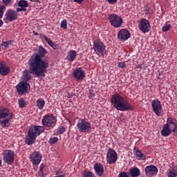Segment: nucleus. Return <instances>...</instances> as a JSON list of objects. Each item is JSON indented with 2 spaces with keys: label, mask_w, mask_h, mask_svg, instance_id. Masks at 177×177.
<instances>
[{
  "label": "nucleus",
  "mask_w": 177,
  "mask_h": 177,
  "mask_svg": "<svg viewBox=\"0 0 177 177\" xmlns=\"http://www.w3.org/2000/svg\"><path fill=\"white\" fill-rule=\"evenodd\" d=\"M61 28L64 30H67V20H62L61 22Z\"/></svg>",
  "instance_id": "nucleus-36"
},
{
  "label": "nucleus",
  "mask_w": 177,
  "mask_h": 177,
  "mask_svg": "<svg viewBox=\"0 0 177 177\" xmlns=\"http://www.w3.org/2000/svg\"><path fill=\"white\" fill-rule=\"evenodd\" d=\"M42 171H44V166H42V165L40 166V168H39V171H41L43 172Z\"/></svg>",
  "instance_id": "nucleus-49"
},
{
  "label": "nucleus",
  "mask_w": 177,
  "mask_h": 177,
  "mask_svg": "<svg viewBox=\"0 0 177 177\" xmlns=\"http://www.w3.org/2000/svg\"><path fill=\"white\" fill-rule=\"evenodd\" d=\"M118 66L120 68H125V67H127V64L124 62H119Z\"/></svg>",
  "instance_id": "nucleus-41"
},
{
  "label": "nucleus",
  "mask_w": 177,
  "mask_h": 177,
  "mask_svg": "<svg viewBox=\"0 0 177 177\" xmlns=\"http://www.w3.org/2000/svg\"><path fill=\"white\" fill-rule=\"evenodd\" d=\"M77 127L80 132H91V130L92 129V127H91V123L85 121L84 120H82L78 122Z\"/></svg>",
  "instance_id": "nucleus-11"
},
{
  "label": "nucleus",
  "mask_w": 177,
  "mask_h": 177,
  "mask_svg": "<svg viewBox=\"0 0 177 177\" xmlns=\"http://www.w3.org/2000/svg\"><path fill=\"white\" fill-rule=\"evenodd\" d=\"M145 172L147 176H153V175H157V172H158V169H157V167L151 165L150 166H147L145 168Z\"/></svg>",
  "instance_id": "nucleus-18"
},
{
  "label": "nucleus",
  "mask_w": 177,
  "mask_h": 177,
  "mask_svg": "<svg viewBox=\"0 0 177 177\" xmlns=\"http://www.w3.org/2000/svg\"><path fill=\"white\" fill-rule=\"evenodd\" d=\"M111 103L112 106L119 111H133V106L131 105L129 102L125 100V98L119 93L112 95Z\"/></svg>",
  "instance_id": "nucleus-2"
},
{
  "label": "nucleus",
  "mask_w": 177,
  "mask_h": 177,
  "mask_svg": "<svg viewBox=\"0 0 177 177\" xmlns=\"http://www.w3.org/2000/svg\"><path fill=\"white\" fill-rule=\"evenodd\" d=\"M38 174H39V176L44 177V171H39Z\"/></svg>",
  "instance_id": "nucleus-48"
},
{
  "label": "nucleus",
  "mask_w": 177,
  "mask_h": 177,
  "mask_svg": "<svg viewBox=\"0 0 177 177\" xmlns=\"http://www.w3.org/2000/svg\"><path fill=\"white\" fill-rule=\"evenodd\" d=\"M106 1L110 3V5H115V3H117L118 0H106Z\"/></svg>",
  "instance_id": "nucleus-43"
},
{
  "label": "nucleus",
  "mask_w": 177,
  "mask_h": 177,
  "mask_svg": "<svg viewBox=\"0 0 177 177\" xmlns=\"http://www.w3.org/2000/svg\"><path fill=\"white\" fill-rule=\"evenodd\" d=\"M83 177H95V174H93V173L91 171H84Z\"/></svg>",
  "instance_id": "nucleus-33"
},
{
  "label": "nucleus",
  "mask_w": 177,
  "mask_h": 177,
  "mask_svg": "<svg viewBox=\"0 0 177 177\" xmlns=\"http://www.w3.org/2000/svg\"><path fill=\"white\" fill-rule=\"evenodd\" d=\"M77 58V51L74 50H71L66 57L67 60L68 62H74L75 59Z\"/></svg>",
  "instance_id": "nucleus-23"
},
{
  "label": "nucleus",
  "mask_w": 177,
  "mask_h": 177,
  "mask_svg": "<svg viewBox=\"0 0 177 177\" xmlns=\"http://www.w3.org/2000/svg\"><path fill=\"white\" fill-rule=\"evenodd\" d=\"M12 0H3V3L6 6H8V5H10V3H12Z\"/></svg>",
  "instance_id": "nucleus-42"
},
{
  "label": "nucleus",
  "mask_w": 177,
  "mask_h": 177,
  "mask_svg": "<svg viewBox=\"0 0 177 177\" xmlns=\"http://www.w3.org/2000/svg\"><path fill=\"white\" fill-rule=\"evenodd\" d=\"M0 111H8V109L3 106H0Z\"/></svg>",
  "instance_id": "nucleus-46"
},
{
  "label": "nucleus",
  "mask_w": 177,
  "mask_h": 177,
  "mask_svg": "<svg viewBox=\"0 0 177 177\" xmlns=\"http://www.w3.org/2000/svg\"><path fill=\"white\" fill-rule=\"evenodd\" d=\"M17 10H13L12 9L8 10L6 13V19L8 20V21H15V20L17 19Z\"/></svg>",
  "instance_id": "nucleus-15"
},
{
  "label": "nucleus",
  "mask_w": 177,
  "mask_h": 177,
  "mask_svg": "<svg viewBox=\"0 0 177 177\" xmlns=\"http://www.w3.org/2000/svg\"><path fill=\"white\" fill-rule=\"evenodd\" d=\"M174 123L175 122H174V118H168L167 121V124H165V125H171V124H174Z\"/></svg>",
  "instance_id": "nucleus-40"
},
{
  "label": "nucleus",
  "mask_w": 177,
  "mask_h": 177,
  "mask_svg": "<svg viewBox=\"0 0 177 177\" xmlns=\"http://www.w3.org/2000/svg\"><path fill=\"white\" fill-rule=\"evenodd\" d=\"M30 2H39V0H30Z\"/></svg>",
  "instance_id": "nucleus-52"
},
{
  "label": "nucleus",
  "mask_w": 177,
  "mask_h": 177,
  "mask_svg": "<svg viewBox=\"0 0 177 177\" xmlns=\"http://www.w3.org/2000/svg\"><path fill=\"white\" fill-rule=\"evenodd\" d=\"M2 165V161L0 160V167Z\"/></svg>",
  "instance_id": "nucleus-53"
},
{
  "label": "nucleus",
  "mask_w": 177,
  "mask_h": 177,
  "mask_svg": "<svg viewBox=\"0 0 177 177\" xmlns=\"http://www.w3.org/2000/svg\"><path fill=\"white\" fill-rule=\"evenodd\" d=\"M19 107H26V101L24 98H21L18 100Z\"/></svg>",
  "instance_id": "nucleus-34"
},
{
  "label": "nucleus",
  "mask_w": 177,
  "mask_h": 177,
  "mask_svg": "<svg viewBox=\"0 0 177 177\" xmlns=\"http://www.w3.org/2000/svg\"><path fill=\"white\" fill-rule=\"evenodd\" d=\"M136 156L137 160H146V156L138 149L136 151Z\"/></svg>",
  "instance_id": "nucleus-27"
},
{
  "label": "nucleus",
  "mask_w": 177,
  "mask_h": 177,
  "mask_svg": "<svg viewBox=\"0 0 177 177\" xmlns=\"http://www.w3.org/2000/svg\"><path fill=\"white\" fill-rule=\"evenodd\" d=\"M30 80H31V75H30L27 70H25L24 71V81H25V82H28Z\"/></svg>",
  "instance_id": "nucleus-28"
},
{
  "label": "nucleus",
  "mask_w": 177,
  "mask_h": 177,
  "mask_svg": "<svg viewBox=\"0 0 177 177\" xmlns=\"http://www.w3.org/2000/svg\"><path fill=\"white\" fill-rule=\"evenodd\" d=\"M56 118L53 115H46L42 120V124L47 128H53L56 125Z\"/></svg>",
  "instance_id": "nucleus-9"
},
{
  "label": "nucleus",
  "mask_w": 177,
  "mask_h": 177,
  "mask_svg": "<svg viewBox=\"0 0 177 177\" xmlns=\"http://www.w3.org/2000/svg\"><path fill=\"white\" fill-rule=\"evenodd\" d=\"M10 73V68L6 64V63L1 62H0V74L1 75H8Z\"/></svg>",
  "instance_id": "nucleus-19"
},
{
  "label": "nucleus",
  "mask_w": 177,
  "mask_h": 177,
  "mask_svg": "<svg viewBox=\"0 0 177 177\" xmlns=\"http://www.w3.org/2000/svg\"><path fill=\"white\" fill-rule=\"evenodd\" d=\"M171 28V24L166 23L165 26H163L162 28V31L163 32H167V31H169V29Z\"/></svg>",
  "instance_id": "nucleus-32"
},
{
  "label": "nucleus",
  "mask_w": 177,
  "mask_h": 177,
  "mask_svg": "<svg viewBox=\"0 0 177 177\" xmlns=\"http://www.w3.org/2000/svg\"><path fill=\"white\" fill-rule=\"evenodd\" d=\"M129 176H130L129 172L123 171V172H120L118 177H129Z\"/></svg>",
  "instance_id": "nucleus-38"
},
{
  "label": "nucleus",
  "mask_w": 177,
  "mask_h": 177,
  "mask_svg": "<svg viewBox=\"0 0 177 177\" xmlns=\"http://www.w3.org/2000/svg\"><path fill=\"white\" fill-rule=\"evenodd\" d=\"M129 174L131 177H138L140 175V170L138 167H134L130 169Z\"/></svg>",
  "instance_id": "nucleus-25"
},
{
  "label": "nucleus",
  "mask_w": 177,
  "mask_h": 177,
  "mask_svg": "<svg viewBox=\"0 0 177 177\" xmlns=\"http://www.w3.org/2000/svg\"><path fill=\"white\" fill-rule=\"evenodd\" d=\"M3 161L8 165H12L15 161V151L6 150L3 153Z\"/></svg>",
  "instance_id": "nucleus-8"
},
{
  "label": "nucleus",
  "mask_w": 177,
  "mask_h": 177,
  "mask_svg": "<svg viewBox=\"0 0 177 177\" xmlns=\"http://www.w3.org/2000/svg\"><path fill=\"white\" fill-rule=\"evenodd\" d=\"M169 177L177 176V166L174 167L168 174Z\"/></svg>",
  "instance_id": "nucleus-29"
},
{
  "label": "nucleus",
  "mask_w": 177,
  "mask_h": 177,
  "mask_svg": "<svg viewBox=\"0 0 177 177\" xmlns=\"http://www.w3.org/2000/svg\"><path fill=\"white\" fill-rule=\"evenodd\" d=\"M151 106L153 111H162V106L161 105V101L158 100H153L151 102Z\"/></svg>",
  "instance_id": "nucleus-20"
},
{
  "label": "nucleus",
  "mask_w": 177,
  "mask_h": 177,
  "mask_svg": "<svg viewBox=\"0 0 177 177\" xmlns=\"http://www.w3.org/2000/svg\"><path fill=\"white\" fill-rule=\"evenodd\" d=\"M12 115L13 113H8V112L0 111V125H1L3 128L9 127V125H10L9 120L12 118Z\"/></svg>",
  "instance_id": "nucleus-6"
},
{
  "label": "nucleus",
  "mask_w": 177,
  "mask_h": 177,
  "mask_svg": "<svg viewBox=\"0 0 177 177\" xmlns=\"http://www.w3.org/2000/svg\"><path fill=\"white\" fill-rule=\"evenodd\" d=\"M37 107L39 109H42L44 106H45V100H44V99H38L37 100Z\"/></svg>",
  "instance_id": "nucleus-30"
},
{
  "label": "nucleus",
  "mask_w": 177,
  "mask_h": 177,
  "mask_svg": "<svg viewBox=\"0 0 177 177\" xmlns=\"http://www.w3.org/2000/svg\"><path fill=\"white\" fill-rule=\"evenodd\" d=\"M131 38V32L127 29H121L118 33V39L121 42H125Z\"/></svg>",
  "instance_id": "nucleus-13"
},
{
  "label": "nucleus",
  "mask_w": 177,
  "mask_h": 177,
  "mask_svg": "<svg viewBox=\"0 0 177 177\" xmlns=\"http://www.w3.org/2000/svg\"><path fill=\"white\" fill-rule=\"evenodd\" d=\"M16 89L18 95L22 96L24 93H27L31 89V86L27 82H21L16 86Z\"/></svg>",
  "instance_id": "nucleus-7"
},
{
  "label": "nucleus",
  "mask_w": 177,
  "mask_h": 177,
  "mask_svg": "<svg viewBox=\"0 0 177 177\" xmlns=\"http://www.w3.org/2000/svg\"><path fill=\"white\" fill-rule=\"evenodd\" d=\"M13 40H10L8 41H2L1 46H3L4 49H8L9 48V45H12Z\"/></svg>",
  "instance_id": "nucleus-31"
},
{
  "label": "nucleus",
  "mask_w": 177,
  "mask_h": 177,
  "mask_svg": "<svg viewBox=\"0 0 177 177\" xmlns=\"http://www.w3.org/2000/svg\"><path fill=\"white\" fill-rule=\"evenodd\" d=\"M108 20L111 26H112V27H114V28H120V27H121V26H122V24L124 23L122 17L117 14L109 15Z\"/></svg>",
  "instance_id": "nucleus-5"
},
{
  "label": "nucleus",
  "mask_w": 177,
  "mask_h": 177,
  "mask_svg": "<svg viewBox=\"0 0 177 177\" xmlns=\"http://www.w3.org/2000/svg\"><path fill=\"white\" fill-rule=\"evenodd\" d=\"M65 128L64 127H61L58 131H57V132L60 134V133H63V132H64V131H65Z\"/></svg>",
  "instance_id": "nucleus-45"
},
{
  "label": "nucleus",
  "mask_w": 177,
  "mask_h": 177,
  "mask_svg": "<svg viewBox=\"0 0 177 177\" xmlns=\"http://www.w3.org/2000/svg\"><path fill=\"white\" fill-rule=\"evenodd\" d=\"M69 102H70V103H71V102H73V100H69Z\"/></svg>",
  "instance_id": "nucleus-54"
},
{
  "label": "nucleus",
  "mask_w": 177,
  "mask_h": 177,
  "mask_svg": "<svg viewBox=\"0 0 177 177\" xmlns=\"http://www.w3.org/2000/svg\"><path fill=\"white\" fill-rule=\"evenodd\" d=\"M169 129L171 132L174 133V136H177V125L176 123H172L171 124H167Z\"/></svg>",
  "instance_id": "nucleus-26"
},
{
  "label": "nucleus",
  "mask_w": 177,
  "mask_h": 177,
  "mask_svg": "<svg viewBox=\"0 0 177 177\" xmlns=\"http://www.w3.org/2000/svg\"><path fill=\"white\" fill-rule=\"evenodd\" d=\"M67 97H68V99H71V97H73V94L68 93V95H67Z\"/></svg>",
  "instance_id": "nucleus-47"
},
{
  "label": "nucleus",
  "mask_w": 177,
  "mask_h": 177,
  "mask_svg": "<svg viewBox=\"0 0 177 177\" xmlns=\"http://www.w3.org/2000/svg\"><path fill=\"white\" fill-rule=\"evenodd\" d=\"M93 49L100 57L104 56L107 53L106 46L100 39H96L93 41Z\"/></svg>",
  "instance_id": "nucleus-4"
},
{
  "label": "nucleus",
  "mask_w": 177,
  "mask_h": 177,
  "mask_svg": "<svg viewBox=\"0 0 177 177\" xmlns=\"http://www.w3.org/2000/svg\"><path fill=\"white\" fill-rule=\"evenodd\" d=\"M88 97L89 99H93V97H95V92L93 91V90H89Z\"/></svg>",
  "instance_id": "nucleus-39"
},
{
  "label": "nucleus",
  "mask_w": 177,
  "mask_h": 177,
  "mask_svg": "<svg viewBox=\"0 0 177 177\" xmlns=\"http://www.w3.org/2000/svg\"><path fill=\"white\" fill-rule=\"evenodd\" d=\"M57 140H59V138L53 137L50 138V140H48V143H50V145H55V143L57 142Z\"/></svg>",
  "instance_id": "nucleus-37"
},
{
  "label": "nucleus",
  "mask_w": 177,
  "mask_h": 177,
  "mask_svg": "<svg viewBox=\"0 0 177 177\" xmlns=\"http://www.w3.org/2000/svg\"><path fill=\"white\" fill-rule=\"evenodd\" d=\"M44 131H45V128L42 126H35L34 127H31L28 130V136L25 140L26 143H27V145H32L35 143L37 136L41 135Z\"/></svg>",
  "instance_id": "nucleus-3"
},
{
  "label": "nucleus",
  "mask_w": 177,
  "mask_h": 177,
  "mask_svg": "<svg viewBox=\"0 0 177 177\" xmlns=\"http://www.w3.org/2000/svg\"><path fill=\"white\" fill-rule=\"evenodd\" d=\"M138 28L140 31L143 32V34H146V32H149V31L151 30V26H150V22H149V20L142 18L140 19L138 24Z\"/></svg>",
  "instance_id": "nucleus-10"
},
{
  "label": "nucleus",
  "mask_w": 177,
  "mask_h": 177,
  "mask_svg": "<svg viewBox=\"0 0 177 177\" xmlns=\"http://www.w3.org/2000/svg\"><path fill=\"white\" fill-rule=\"evenodd\" d=\"M117 152L114 149H109L106 153V160L109 164H114L117 161Z\"/></svg>",
  "instance_id": "nucleus-14"
},
{
  "label": "nucleus",
  "mask_w": 177,
  "mask_h": 177,
  "mask_svg": "<svg viewBox=\"0 0 177 177\" xmlns=\"http://www.w3.org/2000/svg\"><path fill=\"white\" fill-rule=\"evenodd\" d=\"M42 156L38 151H35L30 155V160L34 165H38L41 162Z\"/></svg>",
  "instance_id": "nucleus-17"
},
{
  "label": "nucleus",
  "mask_w": 177,
  "mask_h": 177,
  "mask_svg": "<svg viewBox=\"0 0 177 177\" xmlns=\"http://www.w3.org/2000/svg\"><path fill=\"white\" fill-rule=\"evenodd\" d=\"M85 0H73V2H75L76 3H78V5H81Z\"/></svg>",
  "instance_id": "nucleus-44"
},
{
  "label": "nucleus",
  "mask_w": 177,
  "mask_h": 177,
  "mask_svg": "<svg viewBox=\"0 0 177 177\" xmlns=\"http://www.w3.org/2000/svg\"><path fill=\"white\" fill-rule=\"evenodd\" d=\"M6 10V7L5 6H0V19L3 17V12Z\"/></svg>",
  "instance_id": "nucleus-35"
},
{
  "label": "nucleus",
  "mask_w": 177,
  "mask_h": 177,
  "mask_svg": "<svg viewBox=\"0 0 177 177\" xmlns=\"http://www.w3.org/2000/svg\"><path fill=\"white\" fill-rule=\"evenodd\" d=\"M39 37L41 38V39H44V41H46V42H47V44L50 46H51V48H53V49H54V50H56V49H57V46H56V44L52 41V39H50L48 37H46V35H45L44 34H40Z\"/></svg>",
  "instance_id": "nucleus-22"
},
{
  "label": "nucleus",
  "mask_w": 177,
  "mask_h": 177,
  "mask_svg": "<svg viewBox=\"0 0 177 177\" xmlns=\"http://www.w3.org/2000/svg\"><path fill=\"white\" fill-rule=\"evenodd\" d=\"M73 77L75 81H82L85 78V71L82 68H76L72 73Z\"/></svg>",
  "instance_id": "nucleus-12"
},
{
  "label": "nucleus",
  "mask_w": 177,
  "mask_h": 177,
  "mask_svg": "<svg viewBox=\"0 0 177 177\" xmlns=\"http://www.w3.org/2000/svg\"><path fill=\"white\" fill-rule=\"evenodd\" d=\"M94 169L97 176H102L104 174V167L101 163H95L94 165Z\"/></svg>",
  "instance_id": "nucleus-21"
},
{
  "label": "nucleus",
  "mask_w": 177,
  "mask_h": 177,
  "mask_svg": "<svg viewBox=\"0 0 177 177\" xmlns=\"http://www.w3.org/2000/svg\"><path fill=\"white\" fill-rule=\"evenodd\" d=\"M46 53H48V50L40 45L38 48V54L32 56L29 59V71L30 74L36 75L37 78L45 77V73L49 68V61L42 59L46 56Z\"/></svg>",
  "instance_id": "nucleus-1"
},
{
  "label": "nucleus",
  "mask_w": 177,
  "mask_h": 177,
  "mask_svg": "<svg viewBox=\"0 0 177 177\" xmlns=\"http://www.w3.org/2000/svg\"><path fill=\"white\" fill-rule=\"evenodd\" d=\"M28 1L26 0H19L17 3V12H27L26 8H28Z\"/></svg>",
  "instance_id": "nucleus-16"
},
{
  "label": "nucleus",
  "mask_w": 177,
  "mask_h": 177,
  "mask_svg": "<svg viewBox=\"0 0 177 177\" xmlns=\"http://www.w3.org/2000/svg\"><path fill=\"white\" fill-rule=\"evenodd\" d=\"M156 115H160L161 114V111H155Z\"/></svg>",
  "instance_id": "nucleus-50"
},
{
  "label": "nucleus",
  "mask_w": 177,
  "mask_h": 177,
  "mask_svg": "<svg viewBox=\"0 0 177 177\" xmlns=\"http://www.w3.org/2000/svg\"><path fill=\"white\" fill-rule=\"evenodd\" d=\"M33 34L35 36L39 35V34L38 32H35V31H33Z\"/></svg>",
  "instance_id": "nucleus-51"
},
{
  "label": "nucleus",
  "mask_w": 177,
  "mask_h": 177,
  "mask_svg": "<svg viewBox=\"0 0 177 177\" xmlns=\"http://www.w3.org/2000/svg\"><path fill=\"white\" fill-rule=\"evenodd\" d=\"M161 133L163 136H169V135H171V133H172V131H171L169 127H168V124H164L163 126V129L161 131Z\"/></svg>",
  "instance_id": "nucleus-24"
}]
</instances>
